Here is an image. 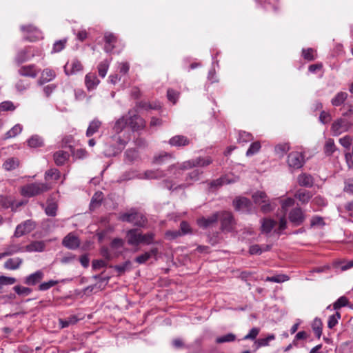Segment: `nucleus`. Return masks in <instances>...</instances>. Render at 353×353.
Returning <instances> with one entry per match:
<instances>
[{"label": "nucleus", "mask_w": 353, "mask_h": 353, "mask_svg": "<svg viewBox=\"0 0 353 353\" xmlns=\"http://www.w3.org/2000/svg\"><path fill=\"white\" fill-rule=\"evenodd\" d=\"M347 93L345 92H338L331 100V103L333 106L341 105L347 98Z\"/></svg>", "instance_id": "nucleus-30"}, {"label": "nucleus", "mask_w": 353, "mask_h": 353, "mask_svg": "<svg viewBox=\"0 0 353 353\" xmlns=\"http://www.w3.org/2000/svg\"><path fill=\"white\" fill-rule=\"evenodd\" d=\"M335 266L339 267L341 271H345L353 267V259L350 261H340L336 263Z\"/></svg>", "instance_id": "nucleus-64"}, {"label": "nucleus", "mask_w": 353, "mask_h": 353, "mask_svg": "<svg viewBox=\"0 0 353 353\" xmlns=\"http://www.w3.org/2000/svg\"><path fill=\"white\" fill-rule=\"evenodd\" d=\"M155 234L152 232H149L145 234L141 232V243L150 245L154 243Z\"/></svg>", "instance_id": "nucleus-44"}, {"label": "nucleus", "mask_w": 353, "mask_h": 353, "mask_svg": "<svg viewBox=\"0 0 353 353\" xmlns=\"http://www.w3.org/2000/svg\"><path fill=\"white\" fill-rule=\"evenodd\" d=\"M19 165V161L15 158H10L7 159L3 166L6 170H12Z\"/></svg>", "instance_id": "nucleus-47"}, {"label": "nucleus", "mask_w": 353, "mask_h": 353, "mask_svg": "<svg viewBox=\"0 0 353 353\" xmlns=\"http://www.w3.org/2000/svg\"><path fill=\"white\" fill-rule=\"evenodd\" d=\"M179 230L183 236L192 233V230L190 224L185 221L181 222Z\"/></svg>", "instance_id": "nucleus-58"}, {"label": "nucleus", "mask_w": 353, "mask_h": 353, "mask_svg": "<svg viewBox=\"0 0 353 353\" xmlns=\"http://www.w3.org/2000/svg\"><path fill=\"white\" fill-rule=\"evenodd\" d=\"M322 325L321 320L319 318H315L312 327L314 334L318 339H319L322 334Z\"/></svg>", "instance_id": "nucleus-40"}, {"label": "nucleus", "mask_w": 353, "mask_h": 353, "mask_svg": "<svg viewBox=\"0 0 353 353\" xmlns=\"http://www.w3.org/2000/svg\"><path fill=\"white\" fill-rule=\"evenodd\" d=\"M39 72V70L34 64L24 65L18 70V73L21 76L35 78Z\"/></svg>", "instance_id": "nucleus-16"}, {"label": "nucleus", "mask_w": 353, "mask_h": 353, "mask_svg": "<svg viewBox=\"0 0 353 353\" xmlns=\"http://www.w3.org/2000/svg\"><path fill=\"white\" fill-rule=\"evenodd\" d=\"M212 163V159L210 157H199L180 164L172 165L169 167L168 172L170 174L174 176L175 178L181 175L182 170L192 169L195 167H206Z\"/></svg>", "instance_id": "nucleus-1"}, {"label": "nucleus", "mask_w": 353, "mask_h": 353, "mask_svg": "<svg viewBox=\"0 0 353 353\" xmlns=\"http://www.w3.org/2000/svg\"><path fill=\"white\" fill-rule=\"evenodd\" d=\"M33 57V54L31 56L29 55L28 48H24L18 51L14 58V61L17 65H20L29 61Z\"/></svg>", "instance_id": "nucleus-21"}, {"label": "nucleus", "mask_w": 353, "mask_h": 353, "mask_svg": "<svg viewBox=\"0 0 353 353\" xmlns=\"http://www.w3.org/2000/svg\"><path fill=\"white\" fill-rule=\"evenodd\" d=\"M236 335L233 333H228L225 335L219 336L216 339V343L218 344L230 343L236 340Z\"/></svg>", "instance_id": "nucleus-42"}, {"label": "nucleus", "mask_w": 353, "mask_h": 353, "mask_svg": "<svg viewBox=\"0 0 353 353\" xmlns=\"http://www.w3.org/2000/svg\"><path fill=\"white\" fill-rule=\"evenodd\" d=\"M44 278V273L42 270H37L30 274L24 279L23 283L27 285H35L39 283Z\"/></svg>", "instance_id": "nucleus-13"}, {"label": "nucleus", "mask_w": 353, "mask_h": 353, "mask_svg": "<svg viewBox=\"0 0 353 353\" xmlns=\"http://www.w3.org/2000/svg\"><path fill=\"white\" fill-rule=\"evenodd\" d=\"M266 198L267 194L265 192L257 191L252 194L253 201L256 204L265 203Z\"/></svg>", "instance_id": "nucleus-49"}, {"label": "nucleus", "mask_w": 353, "mask_h": 353, "mask_svg": "<svg viewBox=\"0 0 353 353\" xmlns=\"http://www.w3.org/2000/svg\"><path fill=\"white\" fill-rule=\"evenodd\" d=\"M58 206L55 203H48L45 212L48 216H55L57 215Z\"/></svg>", "instance_id": "nucleus-54"}, {"label": "nucleus", "mask_w": 353, "mask_h": 353, "mask_svg": "<svg viewBox=\"0 0 353 353\" xmlns=\"http://www.w3.org/2000/svg\"><path fill=\"white\" fill-rule=\"evenodd\" d=\"M314 52V50L312 48L303 49L302 50L303 58L307 61H313L315 59Z\"/></svg>", "instance_id": "nucleus-63"}, {"label": "nucleus", "mask_w": 353, "mask_h": 353, "mask_svg": "<svg viewBox=\"0 0 353 353\" xmlns=\"http://www.w3.org/2000/svg\"><path fill=\"white\" fill-rule=\"evenodd\" d=\"M14 199L10 196L0 194V208L8 209L13 206Z\"/></svg>", "instance_id": "nucleus-38"}, {"label": "nucleus", "mask_w": 353, "mask_h": 353, "mask_svg": "<svg viewBox=\"0 0 353 353\" xmlns=\"http://www.w3.org/2000/svg\"><path fill=\"white\" fill-rule=\"evenodd\" d=\"M34 228V222L32 220H26L17 226L13 236L19 238L31 232Z\"/></svg>", "instance_id": "nucleus-9"}, {"label": "nucleus", "mask_w": 353, "mask_h": 353, "mask_svg": "<svg viewBox=\"0 0 353 353\" xmlns=\"http://www.w3.org/2000/svg\"><path fill=\"white\" fill-rule=\"evenodd\" d=\"M101 125V122L97 119H94L92 120L86 130V137H92L94 133L97 132Z\"/></svg>", "instance_id": "nucleus-26"}, {"label": "nucleus", "mask_w": 353, "mask_h": 353, "mask_svg": "<svg viewBox=\"0 0 353 353\" xmlns=\"http://www.w3.org/2000/svg\"><path fill=\"white\" fill-rule=\"evenodd\" d=\"M46 243L43 241H34L25 246L26 252H42L44 250Z\"/></svg>", "instance_id": "nucleus-23"}, {"label": "nucleus", "mask_w": 353, "mask_h": 353, "mask_svg": "<svg viewBox=\"0 0 353 353\" xmlns=\"http://www.w3.org/2000/svg\"><path fill=\"white\" fill-rule=\"evenodd\" d=\"M109 63L107 60L101 62L98 65V72L100 77L104 78L107 74Z\"/></svg>", "instance_id": "nucleus-56"}, {"label": "nucleus", "mask_w": 353, "mask_h": 353, "mask_svg": "<svg viewBox=\"0 0 353 353\" xmlns=\"http://www.w3.org/2000/svg\"><path fill=\"white\" fill-rule=\"evenodd\" d=\"M306 216L300 207L292 208L288 214V219L293 226L297 227L303 223Z\"/></svg>", "instance_id": "nucleus-6"}, {"label": "nucleus", "mask_w": 353, "mask_h": 353, "mask_svg": "<svg viewBox=\"0 0 353 353\" xmlns=\"http://www.w3.org/2000/svg\"><path fill=\"white\" fill-rule=\"evenodd\" d=\"M110 268H114L119 274H122L132 269V263L130 260H128L121 264L111 265Z\"/></svg>", "instance_id": "nucleus-35"}, {"label": "nucleus", "mask_w": 353, "mask_h": 353, "mask_svg": "<svg viewBox=\"0 0 353 353\" xmlns=\"http://www.w3.org/2000/svg\"><path fill=\"white\" fill-rule=\"evenodd\" d=\"M287 163L290 168L297 170L305 163L304 156L299 152H292L288 156Z\"/></svg>", "instance_id": "nucleus-8"}, {"label": "nucleus", "mask_w": 353, "mask_h": 353, "mask_svg": "<svg viewBox=\"0 0 353 353\" xmlns=\"http://www.w3.org/2000/svg\"><path fill=\"white\" fill-rule=\"evenodd\" d=\"M348 304V299L343 296L339 298L333 304V307L334 310H337L342 307H345Z\"/></svg>", "instance_id": "nucleus-59"}, {"label": "nucleus", "mask_w": 353, "mask_h": 353, "mask_svg": "<svg viewBox=\"0 0 353 353\" xmlns=\"http://www.w3.org/2000/svg\"><path fill=\"white\" fill-rule=\"evenodd\" d=\"M22 262L23 260L21 258H10L5 262L4 266L8 270H17L20 267Z\"/></svg>", "instance_id": "nucleus-32"}, {"label": "nucleus", "mask_w": 353, "mask_h": 353, "mask_svg": "<svg viewBox=\"0 0 353 353\" xmlns=\"http://www.w3.org/2000/svg\"><path fill=\"white\" fill-rule=\"evenodd\" d=\"M58 283H59V281H56V280H50L46 282H43V283H40L39 285L38 286V290L39 291H42V292L46 291V290H49L50 288L54 287V285H56Z\"/></svg>", "instance_id": "nucleus-52"}, {"label": "nucleus", "mask_w": 353, "mask_h": 353, "mask_svg": "<svg viewBox=\"0 0 353 353\" xmlns=\"http://www.w3.org/2000/svg\"><path fill=\"white\" fill-rule=\"evenodd\" d=\"M62 244L70 250H75L79 247L80 241L77 236L70 233L63 238Z\"/></svg>", "instance_id": "nucleus-12"}, {"label": "nucleus", "mask_w": 353, "mask_h": 353, "mask_svg": "<svg viewBox=\"0 0 353 353\" xmlns=\"http://www.w3.org/2000/svg\"><path fill=\"white\" fill-rule=\"evenodd\" d=\"M233 205L236 210L244 213L250 214L252 212L253 205L250 199L246 197H236L233 201Z\"/></svg>", "instance_id": "nucleus-7"}, {"label": "nucleus", "mask_w": 353, "mask_h": 353, "mask_svg": "<svg viewBox=\"0 0 353 353\" xmlns=\"http://www.w3.org/2000/svg\"><path fill=\"white\" fill-rule=\"evenodd\" d=\"M83 70V65L80 61L74 59L71 63L68 62L64 66V71L67 75H73Z\"/></svg>", "instance_id": "nucleus-11"}, {"label": "nucleus", "mask_w": 353, "mask_h": 353, "mask_svg": "<svg viewBox=\"0 0 353 353\" xmlns=\"http://www.w3.org/2000/svg\"><path fill=\"white\" fill-rule=\"evenodd\" d=\"M219 220L218 213H214L208 217H201L197 219V224L200 228L206 229L213 224L216 223Z\"/></svg>", "instance_id": "nucleus-14"}, {"label": "nucleus", "mask_w": 353, "mask_h": 353, "mask_svg": "<svg viewBox=\"0 0 353 353\" xmlns=\"http://www.w3.org/2000/svg\"><path fill=\"white\" fill-rule=\"evenodd\" d=\"M85 83L88 90L94 89L99 83V80L94 74L88 73L85 77Z\"/></svg>", "instance_id": "nucleus-24"}, {"label": "nucleus", "mask_w": 353, "mask_h": 353, "mask_svg": "<svg viewBox=\"0 0 353 353\" xmlns=\"http://www.w3.org/2000/svg\"><path fill=\"white\" fill-rule=\"evenodd\" d=\"M28 144L31 148H38L43 145V140L39 135H33L28 140Z\"/></svg>", "instance_id": "nucleus-39"}, {"label": "nucleus", "mask_w": 353, "mask_h": 353, "mask_svg": "<svg viewBox=\"0 0 353 353\" xmlns=\"http://www.w3.org/2000/svg\"><path fill=\"white\" fill-rule=\"evenodd\" d=\"M22 129V126L20 124H16L6 133V139H10L16 137L21 132Z\"/></svg>", "instance_id": "nucleus-45"}, {"label": "nucleus", "mask_w": 353, "mask_h": 353, "mask_svg": "<svg viewBox=\"0 0 353 353\" xmlns=\"http://www.w3.org/2000/svg\"><path fill=\"white\" fill-rule=\"evenodd\" d=\"M79 321L78 318L74 316H70L65 319H60V324L62 328L67 327L70 325H74Z\"/></svg>", "instance_id": "nucleus-51"}, {"label": "nucleus", "mask_w": 353, "mask_h": 353, "mask_svg": "<svg viewBox=\"0 0 353 353\" xmlns=\"http://www.w3.org/2000/svg\"><path fill=\"white\" fill-rule=\"evenodd\" d=\"M51 189L49 183H31L21 188V193L25 197H33L40 195Z\"/></svg>", "instance_id": "nucleus-3"}, {"label": "nucleus", "mask_w": 353, "mask_h": 353, "mask_svg": "<svg viewBox=\"0 0 353 353\" xmlns=\"http://www.w3.org/2000/svg\"><path fill=\"white\" fill-rule=\"evenodd\" d=\"M261 145L259 141L252 143L246 152L247 157H251L256 154L261 149Z\"/></svg>", "instance_id": "nucleus-48"}, {"label": "nucleus", "mask_w": 353, "mask_h": 353, "mask_svg": "<svg viewBox=\"0 0 353 353\" xmlns=\"http://www.w3.org/2000/svg\"><path fill=\"white\" fill-rule=\"evenodd\" d=\"M128 244L138 246L141 244V232L139 228H132L126 232Z\"/></svg>", "instance_id": "nucleus-10"}, {"label": "nucleus", "mask_w": 353, "mask_h": 353, "mask_svg": "<svg viewBox=\"0 0 353 353\" xmlns=\"http://www.w3.org/2000/svg\"><path fill=\"white\" fill-rule=\"evenodd\" d=\"M139 108L145 109V110H159L161 108V105L159 103H150L145 101H140L137 105Z\"/></svg>", "instance_id": "nucleus-50"}, {"label": "nucleus", "mask_w": 353, "mask_h": 353, "mask_svg": "<svg viewBox=\"0 0 353 353\" xmlns=\"http://www.w3.org/2000/svg\"><path fill=\"white\" fill-rule=\"evenodd\" d=\"M103 200V193L101 192H96L90 201V209L94 210L96 208L99 207Z\"/></svg>", "instance_id": "nucleus-36"}, {"label": "nucleus", "mask_w": 353, "mask_h": 353, "mask_svg": "<svg viewBox=\"0 0 353 353\" xmlns=\"http://www.w3.org/2000/svg\"><path fill=\"white\" fill-rule=\"evenodd\" d=\"M67 40L65 39L57 41L53 44L52 53H57L61 52L65 46Z\"/></svg>", "instance_id": "nucleus-53"}, {"label": "nucleus", "mask_w": 353, "mask_h": 353, "mask_svg": "<svg viewBox=\"0 0 353 353\" xmlns=\"http://www.w3.org/2000/svg\"><path fill=\"white\" fill-rule=\"evenodd\" d=\"M203 172L200 169H194L191 172H188L185 176V181L188 183H193L200 179L201 176Z\"/></svg>", "instance_id": "nucleus-31"}, {"label": "nucleus", "mask_w": 353, "mask_h": 353, "mask_svg": "<svg viewBox=\"0 0 353 353\" xmlns=\"http://www.w3.org/2000/svg\"><path fill=\"white\" fill-rule=\"evenodd\" d=\"M17 281V279L14 277H10L1 275L0 276V285H12Z\"/></svg>", "instance_id": "nucleus-62"}, {"label": "nucleus", "mask_w": 353, "mask_h": 353, "mask_svg": "<svg viewBox=\"0 0 353 353\" xmlns=\"http://www.w3.org/2000/svg\"><path fill=\"white\" fill-rule=\"evenodd\" d=\"M338 150L332 139H328L324 145V152L326 156H332Z\"/></svg>", "instance_id": "nucleus-34"}, {"label": "nucleus", "mask_w": 353, "mask_h": 353, "mask_svg": "<svg viewBox=\"0 0 353 353\" xmlns=\"http://www.w3.org/2000/svg\"><path fill=\"white\" fill-rule=\"evenodd\" d=\"M128 116L127 114L119 118L114 123L113 130L119 134L123 131V130L128 125Z\"/></svg>", "instance_id": "nucleus-27"}, {"label": "nucleus", "mask_w": 353, "mask_h": 353, "mask_svg": "<svg viewBox=\"0 0 353 353\" xmlns=\"http://www.w3.org/2000/svg\"><path fill=\"white\" fill-rule=\"evenodd\" d=\"M294 196L302 203H307L310 200L312 194L308 190H299L295 193Z\"/></svg>", "instance_id": "nucleus-33"}, {"label": "nucleus", "mask_w": 353, "mask_h": 353, "mask_svg": "<svg viewBox=\"0 0 353 353\" xmlns=\"http://www.w3.org/2000/svg\"><path fill=\"white\" fill-rule=\"evenodd\" d=\"M125 241L121 238H114L110 242V248L113 250H116L122 248L124 246Z\"/></svg>", "instance_id": "nucleus-55"}, {"label": "nucleus", "mask_w": 353, "mask_h": 353, "mask_svg": "<svg viewBox=\"0 0 353 353\" xmlns=\"http://www.w3.org/2000/svg\"><path fill=\"white\" fill-rule=\"evenodd\" d=\"M118 219L122 222L132 223L137 228H144L148 223V219L136 208H132L128 212L119 214Z\"/></svg>", "instance_id": "nucleus-2"}, {"label": "nucleus", "mask_w": 353, "mask_h": 353, "mask_svg": "<svg viewBox=\"0 0 353 353\" xmlns=\"http://www.w3.org/2000/svg\"><path fill=\"white\" fill-rule=\"evenodd\" d=\"M276 222L272 219L265 218L261 220V230L262 232L268 234L273 228L276 225Z\"/></svg>", "instance_id": "nucleus-28"}, {"label": "nucleus", "mask_w": 353, "mask_h": 353, "mask_svg": "<svg viewBox=\"0 0 353 353\" xmlns=\"http://www.w3.org/2000/svg\"><path fill=\"white\" fill-rule=\"evenodd\" d=\"M253 139L252 135L247 132L242 131L239 134L238 141L239 143H247Z\"/></svg>", "instance_id": "nucleus-60"}, {"label": "nucleus", "mask_w": 353, "mask_h": 353, "mask_svg": "<svg viewBox=\"0 0 353 353\" xmlns=\"http://www.w3.org/2000/svg\"><path fill=\"white\" fill-rule=\"evenodd\" d=\"M125 145V142H122L121 143L120 147H117V145H112V144H106L105 149L104 150L103 153H104L105 156H106V157L116 156L121 152V150L123 149Z\"/></svg>", "instance_id": "nucleus-19"}, {"label": "nucleus", "mask_w": 353, "mask_h": 353, "mask_svg": "<svg viewBox=\"0 0 353 353\" xmlns=\"http://www.w3.org/2000/svg\"><path fill=\"white\" fill-rule=\"evenodd\" d=\"M60 178V172L57 168H52L47 170L45 173V180L48 181L49 180L57 181Z\"/></svg>", "instance_id": "nucleus-41"}, {"label": "nucleus", "mask_w": 353, "mask_h": 353, "mask_svg": "<svg viewBox=\"0 0 353 353\" xmlns=\"http://www.w3.org/2000/svg\"><path fill=\"white\" fill-rule=\"evenodd\" d=\"M56 77L55 72L49 68L44 69L41 74L40 78L38 80V84L42 85L52 80Z\"/></svg>", "instance_id": "nucleus-18"}, {"label": "nucleus", "mask_w": 353, "mask_h": 353, "mask_svg": "<svg viewBox=\"0 0 353 353\" xmlns=\"http://www.w3.org/2000/svg\"><path fill=\"white\" fill-rule=\"evenodd\" d=\"M351 119L341 117L336 119L332 124L331 131L333 136L337 137L343 132L349 131L352 127Z\"/></svg>", "instance_id": "nucleus-4"}, {"label": "nucleus", "mask_w": 353, "mask_h": 353, "mask_svg": "<svg viewBox=\"0 0 353 353\" xmlns=\"http://www.w3.org/2000/svg\"><path fill=\"white\" fill-rule=\"evenodd\" d=\"M298 183L301 186L310 188L313 185V178L311 175L301 174L298 176Z\"/></svg>", "instance_id": "nucleus-29"}, {"label": "nucleus", "mask_w": 353, "mask_h": 353, "mask_svg": "<svg viewBox=\"0 0 353 353\" xmlns=\"http://www.w3.org/2000/svg\"><path fill=\"white\" fill-rule=\"evenodd\" d=\"M234 218L230 212H223L221 219V229L223 230H230Z\"/></svg>", "instance_id": "nucleus-20"}, {"label": "nucleus", "mask_w": 353, "mask_h": 353, "mask_svg": "<svg viewBox=\"0 0 353 353\" xmlns=\"http://www.w3.org/2000/svg\"><path fill=\"white\" fill-rule=\"evenodd\" d=\"M294 200L292 198H287L281 201L282 211L286 212L288 208L292 207L294 205Z\"/></svg>", "instance_id": "nucleus-61"}, {"label": "nucleus", "mask_w": 353, "mask_h": 353, "mask_svg": "<svg viewBox=\"0 0 353 353\" xmlns=\"http://www.w3.org/2000/svg\"><path fill=\"white\" fill-rule=\"evenodd\" d=\"M144 174L147 179H158L166 175L163 171L159 170H147Z\"/></svg>", "instance_id": "nucleus-37"}, {"label": "nucleus", "mask_w": 353, "mask_h": 353, "mask_svg": "<svg viewBox=\"0 0 353 353\" xmlns=\"http://www.w3.org/2000/svg\"><path fill=\"white\" fill-rule=\"evenodd\" d=\"M125 155L126 159L130 162H132L139 157L138 151L134 148L128 149L125 152Z\"/></svg>", "instance_id": "nucleus-57"}, {"label": "nucleus", "mask_w": 353, "mask_h": 353, "mask_svg": "<svg viewBox=\"0 0 353 353\" xmlns=\"http://www.w3.org/2000/svg\"><path fill=\"white\" fill-rule=\"evenodd\" d=\"M191 143L190 139L184 135H175L170 139L168 143L174 147H184Z\"/></svg>", "instance_id": "nucleus-15"}, {"label": "nucleus", "mask_w": 353, "mask_h": 353, "mask_svg": "<svg viewBox=\"0 0 353 353\" xmlns=\"http://www.w3.org/2000/svg\"><path fill=\"white\" fill-rule=\"evenodd\" d=\"M159 252L157 248H153L150 251L145 252V253L137 256L134 259L135 262L139 264H143L148 261L151 257H156Z\"/></svg>", "instance_id": "nucleus-17"}, {"label": "nucleus", "mask_w": 353, "mask_h": 353, "mask_svg": "<svg viewBox=\"0 0 353 353\" xmlns=\"http://www.w3.org/2000/svg\"><path fill=\"white\" fill-rule=\"evenodd\" d=\"M128 125L132 131H139L143 130L145 126V120L140 117L136 110H130L128 114Z\"/></svg>", "instance_id": "nucleus-5"}, {"label": "nucleus", "mask_w": 353, "mask_h": 353, "mask_svg": "<svg viewBox=\"0 0 353 353\" xmlns=\"http://www.w3.org/2000/svg\"><path fill=\"white\" fill-rule=\"evenodd\" d=\"M290 279V276L287 274H277L273 276H267L265 279V281L274 283H283Z\"/></svg>", "instance_id": "nucleus-43"}, {"label": "nucleus", "mask_w": 353, "mask_h": 353, "mask_svg": "<svg viewBox=\"0 0 353 353\" xmlns=\"http://www.w3.org/2000/svg\"><path fill=\"white\" fill-rule=\"evenodd\" d=\"M69 153L63 150H59L54 154V160L57 165L60 166L65 163L69 159Z\"/></svg>", "instance_id": "nucleus-25"}, {"label": "nucleus", "mask_w": 353, "mask_h": 353, "mask_svg": "<svg viewBox=\"0 0 353 353\" xmlns=\"http://www.w3.org/2000/svg\"><path fill=\"white\" fill-rule=\"evenodd\" d=\"M13 290L19 296H28L32 292L31 288L21 285H15Z\"/></svg>", "instance_id": "nucleus-46"}, {"label": "nucleus", "mask_w": 353, "mask_h": 353, "mask_svg": "<svg viewBox=\"0 0 353 353\" xmlns=\"http://www.w3.org/2000/svg\"><path fill=\"white\" fill-rule=\"evenodd\" d=\"M26 252L25 246L20 244H10L5 250V252L1 254L2 256H11L18 252Z\"/></svg>", "instance_id": "nucleus-22"}]
</instances>
